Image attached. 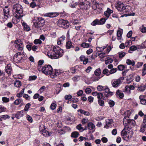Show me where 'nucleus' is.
<instances>
[{"label":"nucleus","instance_id":"1","mask_svg":"<svg viewBox=\"0 0 146 146\" xmlns=\"http://www.w3.org/2000/svg\"><path fill=\"white\" fill-rule=\"evenodd\" d=\"M41 70L43 73L49 75L52 78H55L62 73L60 70H55L53 71L52 67L50 65H45L42 67Z\"/></svg>","mask_w":146,"mask_h":146},{"label":"nucleus","instance_id":"2","mask_svg":"<svg viewBox=\"0 0 146 146\" xmlns=\"http://www.w3.org/2000/svg\"><path fill=\"white\" fill-rule=\"evenodd\" d=\"M133 132L129 127H125L121 132V136L123 138L128 141L132 137Z\"/></svg>","mask_w":146,"mask_h":146},{"label":"nucleus","instance_id":"3","mask_svg":"<svg viewBox=\"0 0 146 146\" xmlns=\"http://www.w3.org/2000/svg\"><path fill=\"white\" fill-rule=\"evenodd\" d=\"M12 11L18 17H22L23 16L22 7L19 4H16L13 6Z\"/></svg>","mask_w":146,"mask_h":146},{"label":"nucleus","instance_id":"4","mask_svg":"<svg viewBox=\"0 0 146 146\" xmlns=\"http://www.w3.org/2000/svg\"><path fill=\"white\" fill-rule=\"evenodd\" d=\"M3 10L4 16L0 18V21L2 23L5 21L10 16L9 10L8 6H5Z\"/></svg>","mask_w":146,"mask_h":146},{"label":"nucleus","instance_id":"5","mask_svg":"<svg viewBox=\"0 0 146 146\" xmlns=\"http://www.w3.org/2000/svg\"><path fill=\"white\" fill-rule=\"evenodd\" d=\"M90 3L85 0H81L78 4L79 6L81 9L83 10L87 9L90 7Z\"/></svg>","mask_w":146,"mask_h":146},{"label":"nucleus","instance_id":"6","mask_svg":"<svg viewBox=\"0 0 146 146\" xmlns=\"http://www.w3.org/2000/svg\"><path fill=\"white\" fill-rule=\"evenodd\" d=\"M24 56V54L22 52H19L14 55L13 59L15 62L18 63L22 60Z\"/></svg>","mask_w":146,"mask_h":146},{"label":"nucleus","instance_id":"7","mask_svg":"<svg viewBox=\"0 0 146 146\" xmlns=\"http://www.w3.org/2000/svg\"><path fill=\"white\" fill-rule=\"evenodd\" d=\"M38 21L34 23L35 27H42L44 24L45 21L44 19L40 17H38Z\"/></svg>","mask_w":146,"mask_h":146},{"label":"nucleus","instance_id":"8","mask_svg":"<svg viewBox=\"0 0 146 146\" xmlns=\"http://www.w3.org/2000/svg\"><path fill=\"white\" fill-rule=\"evenodd\" d=\"M103 4L95 3L92 6L93 9L95 11V12L98 13H100L102 12Z\"/></svg>","mask_w":146,"mask_h":146},{"label":"nucleus","instance_id":"9","mask_svg":"<svg viewBox=\"0 0 146 146\" xmlns=\"http://www.w3.org/2000/svg\"><path fill=\"white\" fill-rule=\"evenodd\" d=\"M58 22L59 27H68L69 26V23L67 21L64 20L62 19L59 20Z\"/></svg>","mask_w":146,"mask_h":146},{"label":"nucleus","instance_id":"10","mask_svg":"<svg viewBox=\"0 0 146 146\" xmlns=\"http://www.w3.org/2000/svg\"><path fill=\"white\" fill-rule=\"evenodd\" d=\"M53 50L55 51L57 58L62 56L63 54V50L58 46L53 47Z\"/></svg>","mask_w":146,"mask_h":146},{"label":"nucleus","instance_id":"11","mask_svg":"<svg viewBox=\"0 0 146 146\" xmlns=\"http://www.w3.org/2000/svg\"><path fill=\"white\" fill-rule=\"evenodd\" d=\"M15 45L18 49L22 50L23 49V45L22 41L20 40H17L15 42Z\"/></svg>","mask_w":146,"mask_h":146},{"label":"nucleus","instance_id":"12","mask_svg":"<svg viewBox=\"0 0 146 146\" xmlns=\"http://www.w3.org/2000/svg\"><path fill=\"white\" fill-rule=\"evenodd\" d=\"M134 122L133 120H131L129 119L126 117L124 118L123 121V123L125 127H128L127 126L129 125H130L131 123Z\"/></svg>","mask_w":146,"mask_h":146},{"label":"nucleus","instance_id":"13","mask_svg":"<svg viewBox=\"0 0 146 146\" xmlns=\"http://www.w3.org/2000/svg\"><path fill=\"white\" fill-rule=\"evenodd\" d=\"M55 52V51L53 49V50H51L47 52V55L49 57L51 58H57Z\"/></svg>","mask_w":146,"mask_h":146},{"label":"nucleus","instance_id":"14","mask_svg":"<svg viewBox=\"0 0 146 146\" xmlns=\"http://www.w3.org/2000/svg\"><path fill=\"white\" fill-rule=\"evenodd\" d=\"M115 5L116 8L118 11H122L124 7V4L120 2H118Z\"/></svg>","mask_w":146,"mask_h":146},{"label":"nucleus","instance_id":"15","mask_svg":"<svg viewBox=\"0 0 146 146\" xmlns=\"http://www.w3.org/2000/svg\"><path fill=\"white\" fill-rule=\"evenodd\" d=\"M135 88L134 86L132 85L127 86L125 88L124 92L127 93L128 94H130L131 93V90H133Z\"/></svg>","mask_w":146,"mask_h":146},{"label":"nucleus","instance_id":"16","mask_svg":"<svg viewBox=\"0 0 146 146\" xmlns=\"http://www.w3.org/2000/svg\"><path fill=\"white\" fill-rule=\"evenodd\" d=\"M58 13H46L44 14L45 17H54L58 15Z\"/></svg>","mask_w":146,"mask_h":146},{"label":"nucleus","instance_id":"17","mask_svg":"<svg viewBox=\"0 0 146 146\" xmlns=\"http://www.w3.org/2000/svg\"><path fill=\"white\" fill-rule=\"evenodd\" d=\"M66 120L69 123H72L74 122L75 120V117L72 115L68 116L66 118Z\"/></svg>","mask_w":146,"mask_h":146},{"label":"nucleus","instance_id":"18","mask_svg":"<svg viewBox=\"0 0 146 146\" xmlns=\"http://www.w3.org/2000/svg\"><path fill=\"white\" fill-rule=\"evenodd\" d=\"M113 12L112 10H111L109 8H108L107 11L104 13V15L108 19L110 16V14Z\"/></svg>","mask_w":146,"mask_h":146},{"label":"nucleus","instance_id":"19","mask_svg":"<svg viewBox=\"0 0 146 146\" xmlns=\"http://www.w3.org/2000/svg\"><path fill=\"white\" fill-rule=\"evenodd\" d=\"M88 128L90 130L94 131L95 129V126L94 124L92 122H89L87 124Z\"/></svg>","mask_w":146,"mask_h":146},{"label":"nucleus","instance_id":"20","mask_svg":"<svg viewBox=\"0 0 146 146\" xmlns=\"http://www.w3.org/2000/svg\"><path fill=\"white\" fill-rule=\"evenodd\" d=\"M113 123V120L111 119H108L106 120V125L104 126V127L108 128L110 126L111 124Z\"/></svg>","mask_w":146,"mask_h":146},{"label":"nucleus","instance_id":"21","mask_svg":"<svg viewBox=\"0 0 146 146\" xmlns=\"http://www.w3.org/2000/svg\"><path fill=\"white\" fill-rule=\"evenodd\" d=\"M121 81L119 79H117L114 81L112 84V85L114 87H117L121 83Z\"/></svg>","mask_w":146,"mask_h":146},{"label":"nucleus","instance_id":"22","mask_svg":"<svg viewBox=\"0 0 146 146\" xmlns=\"http://www.w3.org/2000/svg\"><path fill=\"white\" fill-rule=\"evenodd\" d=\"M117 95L118 96L120 99H122L124 96L123 93L121 91L118 90L116 92Z\"/></svg>","mask_w":146,"mask_h":146},{"label":"nucleus","instance_id":"23","mask_svg":"<svg viewBox=\"0 0 146 146\" xmlns=\"http://www.w3.org/2000/svg\"><path fill=\"white\" fill-rule=\"evenodd\" d=\"M22 17H18L17 16V15H16L12 19V22L13 23L17 24L19 21L20 19Z\"/></svg>","mask_w":146,"mask_h":146},{"label":"nucleus","instance_id":"24","mask_svg":"<svg viewBox=\"0 0 146 146\" xmlns=\"http://www.w3.org/2000/svg\"><path fill=\"white\" fill-rule=\"evenodd\" d=\"M122 32L123 30L121 29H120L118 30L117 33V36L118 39L120 40L121 39Z\"/></svg>","mask_w":146,"mask_h":146},{"label":"nucleus","instance_id":"25","mask_svg":"<svg viewBox=\"0 0 146 146\" xmlns=\"http://www.w3.org/2000/svg\"><path fill=\"white\" fill-rule=\"evenodd\" d=\"M15 86L17 88H19L21 86V83L20 81L19 80H16L14 82Z\"/></svg>","mask_w":146,"mask_h":146},{"label":"nucleus","instance_id":"26","mask_svg":"<svg viewBox=\"0 0 146 146\" xmlns=\"http://www.w3.org/2000/svg\"><path fill=\"white\" fill-rule=\"evenodd\" d=\"M5 71L8 74H10L11 71V67L10 64H8L5 68Z\"/></svg>","mask_w":146,"mask_h":146},{"label":"nucleus","instance_id":"27","mask_svg":"<svg viewBox=\"0 0 146 146\" xmlns=\"http://www.w3.org/2000/svg\"><path fill=\"white\" fill-rule=\"evenodd\" d=\"M78 111L80 112L81 114H83L85 115L88 116L90 115V113L89 112L87 111H85L81 109L78 110Z\"/></svg>","mask_w":146,"mask_h":146},{"label":"nucleus","instance_id":"28","mask_svg":"<svg viewBox=\"0 0 146 146\" xmlns=\"http://www.w3.org/2000/svg\"><path fill=\"white\" fill-rule=\"evenodd\" d=\"M123 9V11H122V12H123V13H127L131 9L130 7L129 6H126L125 7L124 6Z\"/></svg>","mask_w":146,"mask_h":146},{"label":"nucleus","instance_id":"29","mask_svg":"<svg viewBox=\"0 0 146 146\" xmlns=\"http://www.w3.org/2000/svg\"><path fill=\"white\" fill-rule=\"evenodd\" d=\"M137 49V47L136 46H132L130 47L129 50L128 51V52L129 53H132L133 51L136 50Z\"/></svg>","mask_w":146,"mask_h":146},{"label":"nucleus","instance_id":"30","mask_svg":"<svg viewBox=\"0 0 146 146\" xmlns=\"http://www.w3.org/2000/svg\"><path fill=\"white\" fill-rule=\"evenodd\" d=\"M66 46L67 49H70L73 47L72 42L70 41H68L66 42Z\"/></svg>","mask_w":146,"mask_h":146},{"label":"nucleus","instance_id":"31","mask_svg":"<svg viewBox=\"0 0 146 146\" xmlns=\"http://www.w3.org/2000/svg\"><path fill=\"white\" fill-rule=\"evenodd\" d=\"M80 60L83 61L84 64H87L88 62V59L86 58L85 56H82L80 58Z\"/></svg>","mask_w":146,"mask_h":146},{"label":"nucleus","instance_id":"32","mask_svg":"<svg viewBox=\"0 0 146 146\" xmlns=\"http://www.w3.org/2000/svg\"><path fill=\"white\" fill-rule=\"evenodd\" d=\"M10 117L7 115H3L0 116V121H2L3 120L8 119Z\"/></svg>","mask_w":146,"mask_h":146},{"label":"nucleus","instance_id":"33","mask_svg":"<svg viewBox=\"0 0 146 146\" xmlns=\"http://www.w3.org/2000/svg\"><path fill=\"white\" fill-rule=\"evenodd\" d=\"M126 63L129 65H132L134 66L135 64V62L133 60H131L129 59H127L126 61Z\"/></svg>","mask_w":146,"mask_h":146},{"label":"nucleus","instance_id":"34","mask_svg":"<svg viewBox=\"0 0 146 146\" xmlns=\"http://www.w3.org/2000/svg\"><path fill=\"white\" fill-rule=\"evenodd\" d=\"M77 129L80 132H82L84 130L86 129L87 128L86 127L85 129H84L83 127H82V125L79 124L77 125L76 126Z\"/></svg>","mask_w":146,"mask_h":146},{"label":"nucleus","instance_id":"35","mask_svg":"<svg viewBox=\"0 0 146 146\" xmlns=\"http://www.w3.org/2000/svg\"><path fill=\"white\" fill-rule=\"evenodd\" d=\"M125 53L123 51L119 52L118 53V57L119 58H123L125 56Z\"/></svg>","mask_w":146,"mask_h":146},{"label":"nucleus","instance_id":"36","mask_svg":"<svg viewBox=\"0 0 146 146\" xmlns=\"http://www.w3.org/2000/svg\"><path fill=\"white\" fill-rule=\"evenodd\" d=\"M146 74V64H144L142 70V75L145 76Z\"/></svg>","mask_w":146,"mask_h":146},{"label":"nucleus","instance_id":"37","mask_svg":"<svg viewBox=\"0 0 146 146\" xmlns=\"http://www.w3.org/2000/svg\"><path fill=\"white\" fill-rule=\"evenodd\" d=\"M79 135V133L77 131H74L71 134V137L74 138H76L78 137Z\"/></svg>","mask_w":146,"mask_h":146},{"label":"nucleus","instance_id":"38","mask_svg":"<svg viewBox=\"0 0 146 146\" xmlns=\"http://www.w3.org/2000/svg\"><path fill=\"white\" fill-rule=\"evenodd\" d=\"M98 56L101 58V60L102 61H104L103 58L106 56V53H105L102 52L99 54Z\"/></svg>","mask_w":146,"mask_h":146},{"label":"nucleus","instance_id":"39","mask_svg":"<svg viewBox=\"0 0 146 146\" xmlns=\"http://www.w3.org/2000/svg\"><path fill=\"white\" fill-rule=\"evenodd\" d=\"M101 73V71L100 68L97 69L94 72L95 75L97 76H100Z\"/></svg>","mask_w":146,"mask_h":146},{"label":"nucleus","instance_id":"40","mask_svg":"<svg viewBox=\"0 0 146 146\" xmlns=\"http://www.w3.org/2000/svg\"><path fill=\"white\" fill-rule=\"evenodd\" d=\"M42 133L43 135L45 136L50 135V133H49L48 131L45 129H44L42 131Z\"/></svg>","mask_w":146,"mask_h":146},{"label":"nucleus","instance_id":"41","mask_svg":"<svg viewBox=\"0 0 146 146\" xmlns=\"http://www.w3.org/2000/svg\"><path fill=\"white\" fill-rule=\"evenodd\" d=\"M99 21L98 19H96L94 20L92 23L91 25L93 26H95L96 25H99Z\"/></svg>","mask_w":146,"mask_h":146},{"label":"nucleus","instance_id":"42","mask_svg":"<svg viewBox=\"0 0 146 146\" xmlns=\"http://www.w3.org/2000/svg\"><path fill=\"white\" fill-rule=\"evenodd\" d=\"M23 112L20 111L18 112L15 115L16 117L18 119L20 118L23 116Z\"/></svg>","mask_w":146,"mask_h":146},{"label":"nucleus","instance_id":"43","mask_svg":"<svg viewBox=\"0 0 146 146\" xmlns=\"http://www.w3.org/2000/svg\"><path fill=\"white\" fill-rule=\"evenodd\" d=\"M113 61V60L111 58H108L105 61V64H109L111 63Z\"/></svg>","mask_w":146,"mask_h":146},{"label":"nucleus","instance_id":"44","mask_svg":"<svg viewBox=\"0 0 146 146\" xmlns=\"http://www.w3.org/2000/svg\"><path fill=\"white\" fill-rule=\"evenodd\" d=\"M107 19V18H102L99 21V24L102 25L104 24L105 22L106 21Z\"/></svg>","mask_w":146,"mask_h":146},{"label":"nucleus","instance_id":"45","mask_svg":"<svg viewBox=\"0 0 146 146\" xmlns=\"http://www.w3.org/2000/svg\"><path fill=\"white\" fill-rule=\"evenodd\" d=\"M34 43L36 44H41L42 43V41L40 39H35L34 41Z\"/></svg>","mask_w":146,"mask_h":146},{"label":"nucleus","instance_id":"46","mask_svg":"<svg viewBox=\"0 0 146 146\" xmlns=\"http://www.w3.org/2000/svg\"><path fill=\"white\" fill-rule=\"evenodd\" d=\"M25 88H24L22 90H21L20 92L18 94H17V96L18 98H20L22 96L23 94L24 93V90Z\"/></svg>","mask_w":146,"mask_h":146},{"label":"nucleus","instance_id":"47","mask_svg":"<svg viewBox=\"0 0 146 146\" xmlns=\"http://www.w3.org/2000/svg\"><path fill=\"white\" fill-rule=\"evenodd\" d=\"M98 104L99 105L101 106H103L104 105V101L101 99H99L98 100Z\"/></svg>","mask_w":146,"mask_h":146},{"label":"nucleus","instance_id":"48","mask_svg":"<svg viewBox=\"0 0 146 146\" xmlns=\"http://www.w3.org/2000/svg\"><path fill=\"white\" fill-rule=\"evenodd\" d=\"M133 111L132 110H127L125 112V113L127 115V118H129V116H130L131 114V113Z\"/></svg>","mask_w":146,"mask_h":146},{"label":"nucleus","instance_id":"49","mask_svg":"<svg viewBox=\"0 0 146 146\" xmlns=\"http://www.w3.org/2000/svg\"><path fill=\"white\" fill-rule=\"evenodd\" d=\"M65 39V37L62 36L60 38L59 40L58 41L57 44L58 45H60L61 44V41H63Z\"/></svg>","mask_w":146,"mask_h":146},{"label":"nucleus","instance_id":"50","mask_svg":"<svg viewBox=\"0 0 146 146\" xmlns=\"http://www.w3.org/2000/svg\"><path fill=\"white\" fill-rule=\"evenodd\" d=\"M81 46L84 48H87L89 47L90 44L85 42L83 43L81 45Z\"/></svg>","mask_w":146,"mask_h":146},{"label":"nucleus","instance_id":"51","mask_svg":"<svg viewBox=\"0 0 146 146\" xmlns=\"http://www.w3.org/2000/svg\"><path fill=\"white\" fill-rule=\"evenodd\" d=\"M117 69L116 68H113L110 71V73L111 74H114L117 71Z\"/></svg>","mask_w":146,"mask_h":146},{"label":"nucleus","instance_id":"52","mask_svg":"<svg viewBox=\"0 0 146 146\" xmlns=\"http://www.w3.org/2000/svg\"><path fill=\"white\" fill-rule=\"evenodd\" d=\"M23 100H22L20 99H17L15 100L14 102V104L15 105H18L20 104L22 102Z\"/></svg>","mask_w":146,"mask_h":146},{"label":"nucleus","instance_id":"53","mask_svg":"<svg viewBox=\"0 0 146 146\" xmlns=\"http://www.w3.org/2000/svg\"><path fill=\"white\" fill-rule=\"evenodd\" d=\"M108 102L110 107H112L114 106L115 103L113 101L109 100L108 101Z\"/></svg>","mask_w":146,"mask_h":146},{"label":"nucleus","instance_id":"54","mask_svg":"<svg viewBox=\"0 0 146 146\" xmlns=\"http://www.w3.org/2000/svg\"><path fill=\"white\" fill-rule=\"evenodd\" d=\"M37 78L36 76H30L29 78V81H32L35 80Z\"/></svg>","mask_w":146,"mask_h":146},{"label":"nucleus","instance_id":"55","mask_svg":"<svg viewBox=\"0 0 146 146\" xmlns=\"http://www.w3.org/2000/svg\"><path fill=\"white\" fill-rule=\"evenodd\" d=\"M2 100L3 102L7 103L9 101V98L5 97H3L2 98Z\"/></svg>","mask_w":146,"mask_h":146},{"label":"nucleus","instance_id":"56","mask_svg":"<svg viewBox=\"0 0 146 146\" xmlns=\"http://www.w3.org/2000/svg\"><path fill=\"white\" fill-rule=\"evenodd\" d=\"M145 88L144 86H141L138 88V90L140 91H142L144 90Z\"/></svg>","mask_w":146,"mask_h":146},{"label":"nucleus","instance_id":"57","mask_svg":"<svg viewBox=\"0 0 146 146\" xmlns=\"http://www.w3.org/2000/svg\"><path fill=\"white\" fill-rule=\"evenodd\" d=\"M104 87L98 85L97 87V90L99 91H101L104 89Z\"/></svg>","mask_w":146,"mask_h":146},{"label":"nucleus","instance_id":"58","mask_svg":"<svg viewBox=\"0 0 146 146\" xmlns=\"http://www.w3.org/2000/svg\"><path fill=\"white\" fill-rule=\"evenodd\" d=\"M27 119L28 121L30 123H32L33 121V119L32 117L29 115H27Z\"/></svg>","mask_w":146,"mask_h":146},{"label":"nucleus","instance_id":"59","mask_svg":"<svg viewBox=\"0 0 146 146\" xmlns=\"http://www.w3.org/2000/svg\"><path fill=\"white\" fill-rule=\"evenodd\" d=\"M125 66L123 65H120L118 66V68L120 70H123L125 68Z\"/></svg>","mask_w":146,"mask_h":146},{"label":"nucleus","instance_id":"60","mask_svg":"<svg viewBox=\"0 0 146 146\" xmlns=\"http://www.w3.org/2000/svg\"><path fill=\"white\" fill-rule=\"evenodd\" d=\"M56 104L53 103H52L50 106L51 109L52 110H54L56 107Z\"/></svg>","mask_w":146,"mask_h":146},{"label":"nucleus","instance_id":"61","mask_svg":"<svg viewBox=\"0 0 146 146\" xmlns=\"http://www.w3.org/2000/svg\"><path fill=\"white\" fill-rule=\"evenodd\" d=\"M113 47L111 46H109L107 47L106 50V53H108L111 50Z\"/></svg>","mask_w":146,"mask_h":146},{"label":"nucleus","instance_id":"62","mask_svg":"<svg viewBox=\"0 0 146 146\" xmlns=\"http://www.w3.org/2000/svg\"><path fill=\"white\" fill-rule=\"evenodd\" d=\"M145 125H142L141 127V129L140 130V131L141 132L143 133L145 130Z\"/></svg>","mask_w":146,"mask_h":146},{"label":"nucleus","instance_id":"63","mask_svg":"<svg viewBox=\"0 0 146 146\" xmlns=\"http://www.w3.org/2000/svg\"><path fill=\"white\" fill-rule=\"evenodd\" d=\"M45 88V87L44 86H42L39 90V92L41 93H42L44 91Z\"/></svg>","mask_w":146,"mask_h":146},{"label":"nucleus","instance_id":"64","mask_svg":"<svg viewBox=\"0 0 146 146\" xmlns=\"http://www.w3.org/2000/svg\"><path fill=\"white\" fill-rule=\"evenodd\" d=\"M92 90L89 88H87L85 90V92L87 94H89L91 92Z\"/></svg>","mask_w":146,"mask_h":146}]
</instances>
